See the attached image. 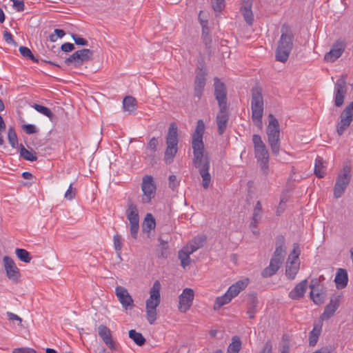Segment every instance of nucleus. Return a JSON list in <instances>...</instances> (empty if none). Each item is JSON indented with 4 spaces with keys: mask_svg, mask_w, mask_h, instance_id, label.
<instances>
[{
    "mask_svg": "<svg viewBox=\"0 0 353 353\" xmlns=\"http://www.w3.org/2000/svg\"><path fill=\"white\" fill-rule=\"evenodd\" d=\"M202 11H200L199 14V21L202 27V39L206 46V48H209L210 47V44L212 42V39L210 35V29L208 26V21L207 19H201Z\"/></svg>",
    "mask_w": 353,
    "mask_h": 353,
    "instance_id": "nucleus-24",
    "label": "nucleus"
},
{
    "mask_svg": "<svg viewBox=\"0 0 353 353\" xmlns=\"http://www.w3.org/2000/svg\"><path fill=\"white\" fill-rule=\"evenodd\" d=\"M129 337L139 346H142L145 343V339L141 333L137 332L134 330L129 331Z\"/></svg>",
    "mask_w": 353,
    "mask_h": 353,
    "instance_id": "nucleus-42",
    "label": "nucleus"
},
{
    "mask_svg": "<svg viewBox=\"0 0 353 353\" xmlns=\"http://www.w3.org/2000/svg\"><path fill=\"white\" fill-rule=\"evenodd\" d=\"M22 128L28 134H32L37 132V128L32 124H25L22 126Z\"/></svg>",
    "mask_w": 353,
    "mask_h": 353,
    "instance_id": "nucleus-54",
    "label": "nucleus"
},
{
    "mask_svg": "<svg viewBox=\"0 0 353 353\" xmlns=\"http://www.w3.org/2000/svg\"><path fill=\"white\" fill-rule=\"evenodd\" d=\"M178 133L175 123H171L166 136V149L164 159L166 163H170L178 150Z\"/></svg>",
    "mask_w": 353,
    "mask_h": 353,
    "instance_id": "nucleus-7",
    "label": "nucleus"
},
{
    "mask_svg": "<svg viewBox=\"0 0 353 353\" xmlns=\"http://www.w3.org/2000/svg\"><path fill=\"white\" fill-rule=\"evenodd\" d=\"M212 8L214 11L220 12L225 6L224 0H212Z\"/></svg>",
    "mask_w": 353,
    "mask_h": 353,
    "instance_id": "nucleus-52",
    "label": "nucleus"
},
{
    "mask_svg": "<svg viewBox=\"0 0 353 353\" xmlns=\"http://www.w3.org/2000/svg\"><path fill=\"white\" fill-rule=\"evenodd\" d=\"M206 240V237L204 235H200L195 236L192 240H191L186 246H185L190 253H193L199 248H202L203 243Z\"/></svg>",
    "mask_w": 353,
    "mask_h": 353,
    "instance_id": "nucleus-31",
    "label": "nucleus"
},
{
    "mask_svg": "<svg viewBox=\"0 0 353 353\" xmlns=\"http://www.w3.org/2000/svg\"><path fill=\"white\" fill-rule=\"evenodd\" d=\"M241 12L246 23L250 26L252 25L254 16L252 11V2L250 0L244 1L243 5L241 8Z\"/></svg>",
    "mask_w": 353,
    "mask_h": 353,
    "instance_id": "nucleus-27",
    "label": "nucleus"
},
{
    "mask_svg": "<svg viewBox=\"0 0 353 353\" xmlns=\"http://www.w3.org/2000/svg\"><path fill=\"white\" fill-rule=\"evenodd\" d=\"M220 110L216 115V121L218 127V132L220 135L223 134L227 128L229 116L227 112V108L219 107Z\"/></svg>",
    "mask_w": 353,
    "mask_h": 353,
    "instance_id": "nucleus-21",
    "label": "nucleus"
},
{
    "mask_svg": "<svg viewBox=\"0 0 353 353\" xmlns=\"http://www.w3.org/2000/svg\"><path fill=\"white\" fill-rule=\"evenodd\" d=\"M281 353H290V346L288 343L285 342L281 348Z\"/></svg>",
    "mask_w": 353,
    "mask_h": 353,
    "instance_id": "nucleus-63",
    "label": "nucleus"
},
{
    "mask_svg": "<svg viewBox=\"0 0 353 353\" xmlns=\"http://www.w3.org/2000/svg\"><path fill=\"white\" fill-rule=\"evenodd\" d=\"M15 253L17 257L24 263H30L32 259L30 253L25 249L17 248Z\"/></svg>",
    "mask_w": 353,
    "mask_h": 353,
    "instance_id": "nucleus-44",
    "label": "nucleus"
},
{
    "mask_svg": "<svg viewBox=\"0 0 353 353\" xmlns=\"http://www.w3.org/2000/svg\"><path fill=\"white\" fill-rule=\"evenodd\" d=\"M340 117L341 120L337 124L336 131L341 136L353 120V101L345 107Z\"/></svg>",
    "mask_w": 353,
    "mask_h": 353,
    "instance_id": "nucleus-13",
    "label": "nucleus"
},
{
    "mask_svg": "<svg viewBox=\"0 0 353 353\" xmlns=\"http://www.w3.org/2000/svg\"><path fill=\"white\" fill-rule=\"evenodd\" d=\"M251 92L252 119L254 125L261 128L263 125L262 118L264 109L262 89L256 86L252 88Z\"/></svg>",
    "mask_w": 353,
    "mask_h": 353,
    "instance_id": "nucleus-5",
    "label": "nucleus"
},
{
    "mask_svg": "<svg viewBox=\"0 0 353 353\" xmlns=\"http://www.w3.org/2000/svg\"><path fill=\"white\" fill-rule=\"evenodd\" d=\"M12 353H37L36 351L30 347H21L14 349Z\"/></svg>",
    "mask_w": 353,
    "mask_h": 353,
    "instance_id": "nucleus-56",
    "label": "nucleus"
},
{
    "mask_svg": "<svg viewBox=\"0 0 353 353\" xmlns=\"http://www.w3.org/2000/svg\"><path fill=\"white\" fill-rule=\"evenodd\" d=\"M7 314V316L8 317L9 320L10 321H17L19 322V323H21L22 322V319L21 317H19L18 315L11 312H8L6 313Z\"/></svg>",
    "mask_w": 353,
    "mask_h": 353,
    "instance_id": "nucleus-60",
    "label": "nucleus"
},
{
    "mask_svg": "<svg viewBox=\"0 0 353 353\" xmlns=\"http://www.w3.org/2000/svg\"><path fill=\"white\" fill-rule=\"evenodd\" d=\"M272 344L270 342H267L265 344L261 353H272Z\"/></svg>",
    "mask_w": 353,
    "mask_h": 353,
    "instance_id": "nucleus-61",
    "label": "nucleus"
},
{
    "mask_svg": "<svg viewBox=\"0 0 353 353\" xmlns=\"http://www.w3.org/2000/svg\"><path fill=\"white\" fill-rule=\"evenodd\" d=\"M232 298L230 297L226 292L223 296H219L216 299L214 305V309H219L223 305L228 304L232 301Z\"/></svg>",
    "mask_w": 353,
    "mask_h": 353,
    "instance_id": "nucleus-43",
    "label": "nucleus"
},
{
    "mask_svg": "<svg viewBox=\"0 0 353 353\" xmlns=\"http://www.w3.org/2000/svg\"><path fill=\"white\" fill-rule=\"evenodd\" d=\"M72 37L77 45H80V46H87L88 45V41L83 38H81L79 35L74 34L72 35Z\"/></svg>",
    "mask_w": 353,
    "mask_h": 353,
    "instance_id": "nucleus-55",
    "label": "nucleus"
},
{
    "mask_svg": "<svg viewBox=\"0 0 353 353\" xmlns=\"http://www.w3.org/2000/svg\"><path fill=\"white\" fill-rule=\"evenodd\" d=\"M346 92V76L343 75L336 81L334 88V104L336 107L343 104Z\"/></svg>",
    "mask_w": 353,
    "mask_h": 353,
    "instance_id": "nucleus-15",
    "label": "nucleus"
},
{
    "mask_svg": "<svg viewBox=\"0 0 353 353\" xmlns=\"http://www.w3.org/2000/svg\"><path fill=\"white\" fill-rule=\"evenodd\" d=\"M269 123L267 128L268 144L274 154L278 155L280 150V130L278 120L272 114H269Z\"/></svg>",
    "mask_w": 353,
    "mask_h": 353,
    "instance_id": "nucleus-6",
    "label": "nucleus"
},
{
    "mask_svg": "<svg viewBox=\"0 0 353 353\" xmlns=\"http://www.w3.org/2000/svg\"><path fill=\"white\" fill-rule=\"evenodd\" d=\"M19 153L20 156L25 160L35 161L37 159L36 152L28 150L22 144L20 145Z\"/></svg>",
    "mask_w": 353,
    "mask_h": 353,
    "instance_id": "nucleus-41",
    "label": "nucleus"
},
{
    "mask_svg": "<svg viewBox=\"0 0 353 353\" xmlns=\"http://www.w3.org/2000/svg\"><path fill=\"white\" fill-rule=\"evenodd\" d=\"M301 250L298 243L293 244V249L288 257L285 265V275L290 279H294L299 270V255Z\"/></svg>",
    "mask_w": 353,
    "mask_h": 353,
    "instance_id": "nucleus-9",
    "label": "nucleus"
},
{
    "mask_svg": "<svg viewBox=\"0 0 353 353\" xmlns=\"http://www.w3.org/2000/svg\"><path fill=\"white\" fill-rule=\"evenodd\" d=\"M263 216V208L260 201L256 203L253 210L252 221L250 224L251 228H256Z\"/></svg>",
    "mask_w": 353,
    "mask_h": 353,
    "instance_id": "nucleus-29",
    "label": "nucleus"
},
{
    "mask_svg": "<svg viewBox=\"0 0 353 353\" xmlns=\"http://www.w3.org/2000/svg\"><path fill=\"white\" fill-rule=\"evenodd\" d=\"M76 194L77 189L75 188H73L72 184L71 183L64 194V198L66 200L71 201L73 199H74Z\"/></svg>",
    "mask_w": 353,
    "mask_h": 353,
    "instance_id": "nucleus-49",
    "label": "nucleus"
},
{
    "mask_svg": "<svg viewBox=\"0 0 353 353\" xmlns=\"http://www.w3.org/2000/svg\"><path fill=\"white\" fill-rule=\"evenodd\" d=\"M192 253H190L189 250L186 248L185 247H183L178 253V257L181 261V266L185 268L188 265H190V255Z\"/></svg>",
    "mask_w": 353,
    "mask_h": 353,
    "instance_id": "nucleus-35",
    "label": "nucleus"
},
{
    "mask_svg": "<svg viewBox=\"0 0 353 353\" xmlns=\"http://www.w3.org/2000/svg\"><path fill=\"white\" fill-rule=\"evenodd\" d=\"M285 243V239L283 236L280 235L276 237L275 250L270 259V265L262 272L263 277H270L276 274L283 264L286 254Z\"/></svg>",
    "mask_w": 353,
    "mask_h": 353,
    "instance_id": "nucleus-2",
    "label": "nucleus"
},
{
    "mask_svg": "<svg viewBox=\"0 0 353 353\" xmlns=\"http://www.w3.org/2000/svg\"><path fill=\"white\" fill-rule=\"evenodd\" d=\"M214 97L219 107L227 108V90L218 77L214 79Z\"/></svg>",
    "mask_w": 353,
    "mask_h": 353,
    "instance_id": "nucleus-16",
    "label": "nucleus"
},
{
    "mask_svg": "<svg viewBox=\"0 0 353 353\" xmlns=\"http://www.w3.org/2000/svg\"><path fill=\"white\" fill-rule=\"evenodd\" d=\"M331 347L325 346L312 353H331Z\"/></svg>",
    "mask_w": 353,
    "mask_h": 353,
    "instance_id": "nucleus-62",
    "label": "nucleus"
},
{
    "mask_svg": "<svg viewBox=\"0 0 353 353\" xmlns=\"http://www.w3.org/2000/svg\"><path fill=\"white\" fill-rule=\"evenodd\" d=\"M13 3V8L17 12H22L25 10V3L23 0H10Z\"/></svg>",
    "mask_w": 353,
    "mask_h": 353,
    "instance_id": "nucleus-53",
    "label": "nucleus"
},
{
    "mask_svg": "<svg viewBox=\"0 0 353 353\" xmlns=\"http://www.w3.org/2000/svg\"><path fill=\"white\" fill-rule=\"evenodd\" d=\"M307 287V282L306 279L301 281L290 292L289 297L293 300L302 298L306 292Z\"/></svg>",
    "mask_w": 353,
    "mask_h": 353,
    "instance_id": "nucleus-25",
    "label": "nucleus"
},
{
    "mask_svg": "<svg viewBox=\"0 0 353 353\" xmlns=\"http://www.w3.org/2000/svg\"><path fill=\"white\" fill-rule=\"evenodd\" d=\"M22 176L25 179H31L33 177V175L28 172H23L22 173Z\"/></svg>",
    "mask_w": 353,
    "mask_h": 353,
    "instance_id": "nucleus-64",
    "label": "nucleus"
},
{
    "mask_svg": "<svg viewBox=\"0 0 353 353\" xmlns=\"http://www.w3.org/2000/svg\"><path fill=\"white\" fill-rule=\"evenodd\" d=\"M113 243H114V248L117 253L118 256L120 257L122 247H123V242H122V237L120 234H116L113 236Z\"/></svg>",
    "mask_w": 353,
    "mask_h": 353,
    "instance_id": "nucleus-47",
    "label": "nucleus"
},
{
    "mask_svg": "<svg viewBox=\"0 0 353 353\" xmlns=\"http://www.w3.org/2000/svg\"><path fill=\"white\" fill-rule=\"evenodd\" d=\"M252 142L254 144L255 158L259 163L261 169L265 170L268 168L269 152L266 145L259 134L252 136Z\"/></svg>",
    "mask_w": 353,
    "mask_h": 353,
    "instance_id": "nucleus-8",
    "label": "nucleus"
},
{
    "mask_svg": "<svg viewBox=\"0 0 353 353\" xmlns=\"http://www.w3.org/2000/svg\"><path fill=\"white\" fill-rule=\"evenodd\" d=\"M205 128L203 121L198 120L196 128L192 135V148L194 156L192 163L196 168L199 169V172L202 178V186L204 189H208L211 183V176L209 172L210 157L205 152L203 141Z\"/></svg>",
    "mask_w": 353,
    "mask_h": 353,
    "instance_id": "nucleus-1",
    "label": "nucleus"
},
{
    "mask_svg": "<svg viewBox=\"0 0 353 353\" xmlns=\"http://www.w3.org/2000/svg\"><path fill=\"white\" fill-rule=\"evenodd\" d=\"M334 282L336 287L339 290L345 288L348 282L347 272L345 269L339 268L336 274Z\"/></svg>",
    "mask_w": 353,
    "mask_h": 353,
    "instance_id": "nucleus-26",
    "label": "nucleus"
},
{
    "mask_svg": "<svg viewBox=\"0 0 353 353\" xmlns=\"http://www.w3.org/2000/svg\"><path fill=\"white\" fill-rule=\"evenodd\" d=\"M179 183L176 181V176L175 175H170L169 176V185L172 189H174L177 185Z\"/></svg>",
    "mask_w": 353,
    "mask_h": 353,
    "instance_id": "nucleus-59",
    "label": "nucleus"
},
{
    "mask_svg": "<svg viewBox=\"0 0 353 353\" xmlns=\"http://www.w3.org/2000/svg\"><path fill=\"white\" fill-rule=\"evenodd\" d=\"M93 52L90 49H82L74 52L65 61L67 65H72L74 67H79L83 63L88 61L92 59Z\"/></svg>",
    "mask_w": 353,
    "mask_h": 353,
    "instance_id": "nucleus-11",
    "label": "nucleus"
},
{
    "mask_svg": "<svg viewBox=\"0 0 353 353\" xmlns=\"http://www.w3.org/2000/svg\"><path fill=\"white\" fill-rule=\"evenodd\" d=\"M139 222L130 223V232L132 237L136 239L138 236Z\"/></svg>",
    "mask_w": 353,
    "mask_h": 353,
    "instance_id": "nucleus-50",
    "label": "nucleus"
},
{
    "mask_svg": "<svg viewBox=\"0 0 353 353\" xmlns=\"http://www.w3.org/2000/svg\"><path fill=\"white\" fill-rule=\"evenodd\" d=\"M126 216L130 223L139 222V211L137 207L130 199L128 201Z\"/></svg>",
    "mask_w": 353,
    "mask_h": 353,
    "instance_id": "nucleus-30",
    "label": "nucleus"
},
{
    "mask_svg": "<svg viewBox=\"0 0 353 353\" xmlns=\"http://www.w3.org/2000/svg\"><path fill=\"white\" fill-rule=\"evenodd\" d=\"M314 174L319 178H323L325 174V167L323 158L318 157L315 160Z\"/></svg>",
    "mask_w": 353,
    "mask_h": 353,
    "instance_id": "nucleus-37",
    "label": "nucleus"
},
{
    "mask_svg": "<svg viewBox=\"0 0 353 353\" xmlns=\"http://www.w3.org/2000/svg\"><path fill=\"white\" fill-rule=\"evenodd\" d=\"M339 306V300L337 299H331L324 310L323 313L321 316V321L326 320L332 316Z\"/></svg>",
    "mask_w": 353,
    "mask_h": 353,
    "instance_id": "nucleus-28",
    "label": "nucleus"
},
{
    "mask_svg": "<svg viewBox=\"0 0 353 353\" xmlns=\"http://www.w3.org/2000/svg\"><path fill=\"white\" fill-rule=\"evenodd\" d=\"M207 74V69L203 65L201 68L198 67L194 83V96L197 97L199 100L201 98L203 93Z\"/></svg>",
    "mask_w": 353,
    "mask_h": 353,
    "instance_id": "nucleus-12",
    "label": "nucleus"
},
{
    "mask_svg": "<svg viewBox=\"0 0 353 353\" xmlns=\"http://www.w3.org/2000/svg\"><path fill=\"white\" fill-rule=\"evenodd\" d=\"M8 138L10 145L15 148L18 146V139L15 130L13 128H10L8 132Z\"/></svg>",
    "mask_w": 353,
    "mask_h": 353,
    "instance_id": "nucleus-46",
    "label": "nucleus"
},
{
    "mask_svg": "<svg viewBox=\"0 0 353 353\" xmlns=\"http://www.w3.org/2000/svg\"><path fill=\"white\" fill-rule=\"evenodd\" d=\"M61 48L63 52H68L74 49V46L71 43H65L61 45Z\"/></svg>",
    "mask_w": 353,
    "mask_h": 353,
    "instance_id": "nucleus-58",
    "label": "nucleus"
},
{
    "mask_svg": "<svg viewBox=\"0 0 353 353\" xmlns=\"http://www.w3.org/2000/svg\"><path fill=\"white\" fill-rule=\"evenodd\" d=\"M194 299V291L191 288H185L179 296V309L185 312L191 307Z\"/></svg>",
    "mask_w": 353,
    "mask_h": 353,
    "instance_id": "nucleus-20",
    "label": "nucleus"
},
{
    "mask_svg": "<svg viewBox=\"0 0 353 353\" xmlns=\"http://www.w3.org/2000/svg\"><path fill=\"white\" fill-rule=\"evenodd\" d=\"M65 34L63 30L55 29L54 33L49 36V39L52 42H55L58 38H62Z\"/></svg>",
    "mask_w": 353,
    "mask_h": 353,
    "instance_id": "nucleus-51",
    "label": "nucleus"
},
{
    "mask_svg": "<svg viewBox=\"0 0 353 353\" xmlns=\"http://www.w3.org/2000/svg\"><path fill=\"white\" fill-rule=\"evenodd\" d=\"M322 330V322L320 321L314 324L312 330L309 333V344L310 346H314L319 339Z\"/></svg>",
    "mask_w": 353,
    "mask_h": 353,
    "instance_id": "nucleus-32",
    "label": "nucleus"
},
{
    "mask_svg": "<svg viewBox=\"0 0 353 353\" xmlns=\"http://www.w3.org/2000/svg\"><path fill=\"white\" fill-rule=\"evenodd\" d=\"M248 283L249 279L248 278L239 280L230 286L227 292L230 296L233 299L238 296V294L248 286Z\"/></svg>",
    "mask_w": 353,
    "mask_h": 353,
    "instance_id": "nucleus-23",
    "label": "nucleus"
},
{
    "mask_svg": "<svg viewBox=\"0 0 353 353\" xmlns=\"http://www.w3.org/2000/svg\"><path fill=\"white\" fill-rule=\"evenodd\" d=\"M258 303V299L255 296L252 295L250 296L247 306V314L250 319L254 318Z\"/></svg>",
    "mask_w": 353,
    "mask_h": 353,
    "instance_id": "nucleus-34",
    "label": "nucleus"
},
{
    "mask_svg": "<svg viewBox=\"0 0 353 353\" xmlns=\"http://www.w3.org/2000/svg\"><path fill=\"white\" fill-rule=\"evenodd\" d=\"M281 37L276 50V60L285 63L293 48L294 34L288 25H283L281 29Z\"/></svg>",
    "mask_w": 353,
    "mask_h": 353,
    "instance_id": "nucleus-3",
    "label": "nucleus"
},
{
    "mask_svg": "<svg viewBox=\"0 0 353 353\" xmlns=\"http://www.w3.org/2000/svg\"><path fill=\"white\" fill-rule=\"evenodd\" d=\"M32 107L39 113L46 116L48 117L50 120L52 119L54 117V114L52 112V111L47 107H45L41 105L36 104L34 103Z\"/></svg>",
    "mask_w": 353,
    "mask_h": 353,
    "instance_id": "nucleus-45",
    "label": "nucleus"
},
{
    "mask_svg": "<svg viewBox=\"0 0 353 353\" xmlns=\"http://www.w3.org/2000/svg\"><path fill=\"white\" fill-rule=\"evenodd\" d=\"M137 105V100L134 97L127 96L123 99V108L125 111L132 112H133Z\"/></svg>",
    "mask_w": 353,
    "mask_h": 353,
    "instance_id": "nucleus-39",
    "label": "nucleus"
},
{
    "mask_svg": "<svg viewBox=\"0 0 353 353\" xmlns=\"http://www.w3.org/2000/svg\"><path fill=\"white\" fill-rule=\"evenodd\" d=\"M311 288L310 298L314 303L321 305L324 302V294L319 292L315 285L312 284L310 285Z\"/></svg>",
    "mask_w": 353,
    "mask_h": 353,
    "instance_id": "nucleus-36",
    "label": "nucleus"
},
{
    "mask_svg": "<svg viewBox=\"0 0 353 353\" xmlns=\"http://www.w3.org/2000/svg\"><path fill=\"white\" fill-rule=\"evenodd\" d=\"M98 334L110 350L117 351L118 350V344L112 339L111 331L106 325H100L98 327Z\"/></svg>",
    "mask_w": 353,
    "mask_h": 353,
    "instance_id": "nucleus-19",
    "label": "nucleus"
},
{
    "mask_svg": "<svg viewBox=\"0 0 353 353\" xmlns=\"http://www.w3.org/2000/svg\"><path fill=\"white\" fill-rule=\"evenodd\" d=\"M350 180V169L349 167L345 166L343 168L342 172L339 173L336 178L334 188V196L335 198H340L343 195Z\"/></svg>",
    "mask_w": 353,
    "mask_h": 353,
    "instance_id": "nucleus-10",
    "label": "nucleus"
},
{
    "mask_svg": "<svg viewBox=\"0 0 353 353\" xmlns=\"http://www.w3.org/2000/svg\"><path fill=\"white\" fill-rule=\"evenodd\" d=\"M115 294L123 309L127 310L132 308L134 301L127 289L122 286H117L115 288Z\"/></svg>",
    "mask_w": 353,
    "mask_h": 353,
    "instance_id": "nucleus-18",
    "label": "nucleus"
},
{
    "mask_svg": "<svg viewBox=\"0 0 353 353\" xmlns=\"http://www.w3.org/2000/svg\"><path fill=\"white\" fill-rule=\"evenodd\" d=\"M141 190L143 192L142 202L144 203H149L154 197L156 192V186L152 176L146 175L143 178Z\"/></svg>",
    "mask_w": 353,
    "mask_h": 353,
    "instance_id": "nucleus-14",
    "label": "nucleus"
},
{
    "mask_svg": "<svg viewBox=\"0 0 353 353\" xmlns=\"http://www.w3.org/2000/svg\"><path fill=\"white\" fill-rule=\"evenodd\" d=\"M3 261L8 278L12 281L17 283L21 276L19 269L14 261L9 256H5Z\"/></svg>",
    "mask_w": 353,
    "mask_h": 353,
    "instance_id": "nucleus-17",
    "label": "nucleus"
},
{
    "mask_svg": "<svg viewBox=\"0 0 353 353\" xmlns=\"http://www.w3.org/2000/svg\"><path fill=\"white\" fill-rule=\"evenodd\" d=\"M19 50L23 57L28 58L35 63H38V59L35 58V57L33 55L31 50L25 46H21L19 47Z\"/></svg>",
    "mask_w": 353,
    "mask_h": 353,
    "instance_id": "nucleus-48",
    "label": "nucleus"
},
{
    "mask_svg": "<svg viewBox=\"0 0 353 353\" xmlns=\"http://www.w3.org/2000/svg\"><path fill=\"white\" fill-rule=\"evenodd\" d=\"M155 226L156 221L152 214L150 213L147 214L142 225L143 231L149 233L155 228Z\"/></svg>",
    "mask_w": 353,
    "mask_h": 353,
    "instance_id": "nucleus-33",
    "label": "nucleus"
},
{
    "mask_svg": "<svg viewBox=\"0 0 353 353\" xmlns=\"http://www.w3.org/2000/svg\"><path fill=\"white\" fill-rule=\"evenodd\" d=\"M161 283L155 281L150 290V296L145 301L146 319L150 325H153L157 319V308L161 303Z\"/></svg>",
    "mask_w": 353,
    "mask_h": 353,
    "instance_id": "nucleus-4",
    "label": "nucleus"
},
{
    "mask_svg": "<svg viewBox=\"0 0 353 353\" xmlns=\"http://www.w3.org/2000/svg\"><path fill=\"white\" fill-rule=\"evenodd\" d=\"M345 50V46L342 43H334L330 50L325 54L324 59L327 61L333 62L339 58Z\"/></svg>",
    "mask_w": 353,
    "mask_h": 353,
    "instance_id": "nucleus-22",
    "label": "nucleus"
},
{
    "mask_svg": "<svg viewBox=\"0 0 353 353\" xmlns=\"http://www.w3.org/2000/svg\"><path fill=\"white\" fill-rule=\"evenodd\" d=\"M3 38H4V40L8 43V44H15V42L13 39V37L12 35V34L6 30L4 31L3 32Z\"/></svg>",
    "mask_w": 353,
    "mask_h": 353,
    "instance_id": "nucleus-57",
    "label": "nucleus"
},
{
    "mask_svg": "<svg viewBox=\"0 0 353 353\" xmlns=\"http://www.w3.org/2000/svg\"><path fill=\"white\" fill-rule=\"evenodd\" d=\"M158 145V141L155 137H152L149 143H148L145 155L147 157L151 158L152 160L155 157V152L157 151V147Z\"/></svg>",
    "mask_w": 353,
    "mask_h": 353,
    "instance_id": "nucleus-38",
    "label": "nucleus"
},
{
    "mask_svg": "<svg viewBox=\"0 0 353 353\" xmlns=\"http://www.w3.org/2000/svg\"><path fill=\"white\" fill-rule=\"evenodd\" d=\"M241 348V341L239 336H234L228 345L227 353H239Z\"/></svg>",
    "mask_w": 353,
    "mask_h": 353,
    "instance_id": "nucleus-40",
    "label": "nucleus"
}]
</instances>
